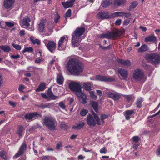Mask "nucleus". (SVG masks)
Wrapping results in <instances>:
<instances>
[{
	"label": "nucleus",
	"instance_id": "60",
	"mask_svg": "<svg viewBox=\"0 0 160 160\" xmlns=\"http://www.w3.org/2000/svg\"><path fill=\"white\" fill-rule=\"evenodd\" d=\"M92 114L93 115L94 118L96 120L97 119L98 120L99 118L98 115L95 113L93 111H92Z\"/></svg>",
	"mask_w": 160,
	"mask_h": 160
},
{
	"label": "nucleus",
	"instance_id": "15",
	"mask_svg": "<svg viewBox=\"0 0 160 160\" xmlns=\"http://www.w3.org/2000/svg\"><path fill=\"white\" fill-rule=\"evenodd\" d=\"M77 96L80 98L82 100V103L85 104L87 103V97L85 94L81 91V89L78 92H75Z\"/></svg>",
	"mask_w": 160,
	"mask_h": 160
},
{
	"label": "nucleus",
	"instance_id": "46",
	"mask_svg": "<svg viewBox=\"0 0 160 160\" xmlns=\"http://www.w3.org/2000/svg\"><path fill=\"white\" fill-rule=\"evenodd\" d=\"M50 104L49 103H46L45 104L42 103L40 105H38V106L39 107L41 108H42L44 109L48 107L50 105Z\"/></svg>",
	"mask_w": 160,
	"mask_h": 160
},
{
	"label": "nucleus",
	"instance_id": "30",
	"mask_svg": "<svg viewBox=\"0 0 160 160\" xmlns=\"http://www.w3.org/2000/svg\"><path fill=\"white\" fill-rule=\"evenodd\" d=\"M90 104L93 108L95 112L98 113V103L97 102L92 101L90 102Z\"/></svg>",
	"mask_w": 160,
	"mask_h": 160
},
{
	"label": "nucleus",
	"instance_id": "41",
	"mask_svg": "<svg viewBox=\"0 0 160 160\" xmlns=\"http://www.w3.org/2000/svg\"><path fill=\"white\" fill-rule=\"evenodd\" d=\"M109 116V114H102L101 115V118L102 123H104V119L108 118Z\"/></svg>",
	"mask_w": 160,
	"mask_h": 160
},
{
	"label": "nucleus",
	"instance_id": "2",
	"mask_svg": "<svg viewBox=\"0 0 160 160\" xmlns=\"http://www.w3.org/2000/svg\"><path fill=\"white\" fill-rule=\"evenodd\" d=\"M85 31V28L83 27L77 28L72 35L71 42L74 47H78L79 45L80 37Z\"/></svg>",
	"mask_w": 160,
	"mask_h": 160
},
{
	"label": "nucleus",
	"instance_id": "56",
	"mask_svg": "<svg viewBox=\"0 0 160 160\" xmlns=\"http://www.w3.org/2000/svg\"><path fill=\"white\" fill-rule=\"evenodd\" d=\"M25 87L22 84H20L19 85L18 88V90L20 92H22L23 90L24 89Z\"/></svg>",
	"mask_w": 160,
	"mask_h": 160
},
{
	"label": "nucleus",
	"instance_id": "23",
	"mask_svg": "<svg viewBox=\"0 0 160 160\" xmlns=\"http://www.w3.org/2000/svg\"><path fill=\"white\" fill-rule=\"evenodd\" d=\"M117 62L122 65L128 67L131 65V62L129 60H125L122 59H119L117 60Z\"/></svg>",
	"mask_w": 160,
	"mask_h": 160
},
{
	"label": "nucleus",
	"instance_id": "42",
	"mask_svg": "<svg viewBox=\"0 0 160 160\" xmlns=\"http://www.w3.org/2000/svg\"><path fill=\"white\" fill-rule=\"evenodd\" d=\"M88 111L85 109H82L80 112V115L82 116H85L88 113Z\"/></svg>",
	"mask_w": 160,
	"mask_h": 160
},
{
	"label": "nucleus",
	"instance_id": "32",
	"mask_svg": "<svg viewBox=\"0 0 160 160\" xmlns=\"http://www.w3.org/2000/svg\"><path fill=\"white\" fill-rule=\"evenodd\" d=\"M85 123L83 122H80L78 123H76L72 126V128L74 129H80L84 126Z\"/></svg>",
	"mask_w": 160,
	"mask_h": 160
},
{
	"label": "nucleus",
	"instance_id": "61",
	"mask_svg": "<svg viewBox=\"0 0 160 160\" xmlns=\"http://www.w3.org/2000/svg\"><path fill=\"white\" fill-rule=\"evenodd\" d=\"M130 22V20H129V19H127L125 20L123 22V24L126 25H127L129 24Z\"/></svg>",
	"mask_w": 160,
	"mask_h": 160
},
{
	"label": "nucleus",
	"instance_id": "29",
	"mask_svg": "<svg viewBox=\"0 0 160 160\" xmlns=\"http://www.w3.org/2000/svg\"><path fill=\"white\" fill-rule=\"evenodd\" d=\"M64 78L60 74L57 75V76L56 82L59 85H62L63 84Z\"/></svg>",
	"mask_w": 160,
	"mask_h": 160
},
{
	"label": "nucleus",
	"instance_id": "16",
	"mask_svg": "<svg viewBox=\"0 0 160 160\" xmlns=\"http://www.w3.org/2000/svg\"><path fill=\"white\" fill-rule=\"evenodd\" d=\"M118 72L120 74L124 80H126L127 79L128 73L126 70L119 68L118 69Z\"/></svg>",
	"mask_w": 160,
	"mask_h": 160
},
{
	"label": "nucleus",
	"instance_id": "57",
	"mask_svg": "<svg viewBox=\"0 0 160 160\" xmlns=\"http://www.w3.org/2000/svg\"><path fill=\"white\" fill-rule=\"evenodd\" d=\"M101 47L103 50H107L110 49L112 47V45H110L107 47L101 46Z\"/></svg>",
	"mask_w": 160,
	"mask_h": 160
},
{
	"label": "nucleus",
	"instance_id": "31",
	"mask_svg": "<svg viewBox=\"0 0 160 160\" xmlns=\"http://www.w3.org/2000/svg\"><path fill=\"white\" fill-rule=\"evenodd\" d=\"M91 82L84 83L83 85V88L86 91H90L91 90Z\"/></svg>",
	"mask_w": 160,
	"mask_h": 160
},
{
	"label": "nucleus",
	"instance_id": "58",
	"mask_svg": "<svg viewBox=\"0 0 160 160\" xmlns=\"http://www.w3.org/2000/svg\"><path fill=\"white\" fill-rule=\"evenodd\" d=\"M20 57V56L18 54H17L16 55H12L11 56V58H12L14 59H17L19 58Z\"/></svg>",
	"mask_w": 160,
	"mask_h": 160
},
{
	"label": "nucleus",
	"instance_id": "18",
	"mask_svg": "<svg viewBox=\"0 0 160 160\" xmlns=\"http://www.w3.org/2000/svg\"><path fill=\"white\" fill-rule=\"evenodd\" d=\"M15 0H4L3 4L4 7L7 9L12 7L15 2Z\"/></svg>",
	"mask_w": 160,
	"mask_h": 160
},
{
	"label": "nucleus",
	"instance_id": "26",
	"mask_svg": "<svg viewBox=\"0 0 160 160\" xmlns=\"http://www.w3.org/2000/svg\"><path fill=\"white\" fill-rule=\"evenodd\" d=\"M126 3V0H114L115 6H124Z\"/></svg>",
	"mask_w": 160,
	"mask_h": 160
},
{
	"label": "nucleus",
	"instance_id": "63",
	"mask_svg": "<svg viewBox=\"0 0 160 160\" xmlns=\"http://www.w3.org/2000/svg\"><path fill=\"white\" fill-rule=\"evenodd\" d=\"M49 156L46 155L43 156L42 157V160H48L49 159Z\"/></svg>",
	"mask_w": 160,
	"mask_h": 160
},
{
	"label": "nucleus",
	"instance_id": "9",
	"mask_svg": "<svg viewBox=\"0 0 160 160\" xmlns=\"http://www.w3.org/2000/svg\"><path fill=\"white\" fill-rule=\"evenodd\" d=\"M69 88L72 91L78 92L81 89V87L77 82H70L68 85Z\"/></svg>",
	"mask_w": 160,
	"mask_h": 160
},
{
	"label": "nucleus",
	"instance_id": "49",
	"mask_svg": "<svg viewBox=\"0 0 160 160\" xmlns=\"http://www.w3.org/2000/svg\"><path fill=\"white\" fill-rule=\"evenodd\" d=\"M12 45L15 49L17 50H20L21 49V46L18 44L13 43L12 44Z\"/></svg>",
	"mask_w": 160,
	"mask_h": 160
},
{
	"label": "nucleus",
	"instance_id": "53",
	"mask_svg": "<svg viewBox=\"0 0 160 160\" xmlns=\"http://www.w3.org/2000/svg\"><path fill=\"white\" fill-rule=\"evenodd\" d=\"M132 139H133V141L136 142H138L139 140L138 137L137 136H133L132 138Z\"/></svg>",
	"mask_w": 160,
	"mask_h": 160
},
{
	"label": "nucleus",
	"instance_id": "20",
	"mask_svg": "<svg viewBox=\"0 0 160 160\" xmlns=\"http://www.w3.org/2000/svg\"><path fill=\"white\" fill-rule=\"evenodd\" d=\"M108 96L115 101L118 100L121 98V95L120 93L111 92L109 93Z\"/></svg>",
	"mask_w": 160,
	"mask_h": 160
},
{
	"label": "nucleus",
	"instance_id": "62",
	"mask_svg": "<svg viewBox=\"0 0 160 160\" xmlns=\"http://www.w3.org/2000/svg\"><path fill=\"white\" fill-rule=\"evenodd\" d=\"M121 23V19H118L115 22V24L117 25H120Z\"/></svg>",
	"mask_w": 160,
	"mask_h": 160
},
{
	"label": "nucleus",
	"instance_id": "40",
	"mask_svg": "<svg viewBox=\"0 0 160 160\" xmlns=\"http://www.w3.org/2000/svg\"><path fill=\"white\" fill-rule=\"evenodd\" d=\"M30 40L33 44L36 43L38 45H39L40 43V42L39 40L38 39H36L34 40V37L32 36H31L30 37Z\"/></svg>",
	"mask_w": 160,
	"mask_h": 160
},
{
	"label": "nucleus",
	"instance_id": "33",
	"mask_svg": "<svg viewBox=\"0 0 160 160\" xmlns=\"http://www.w3.org/2000/svg\"><path fill=\"white\" fill-rule=\"evenodd\" d=\"M125 12H117L112 13H111V18H114L118 17H122L124 16Z\"/></svg>",
	"mask_w": 160,
	"mask_h": 160
},
{
	"label": "nucleus",
	"instance_id": "52",
	"mask_svg": "<svg viewBox=\"0 0 160 160\" xmlns=\"http://www.w3.org/2000/svg\"><path fill=\"white\" fill-rule=\"evenodd\" d=\"M59 106L63 109H64L66 108V106L62 102H60L59 103Z\"/></svg>",
	"mask_w": 160,
	"mask_h": 160
},
{
	"label": "nucleus",
	"instance_id": "45",
	"mask_svg": "<svg viewBox=\"0 0 160 160\" xmlns=\"http://www.w3.org/2000/svg\"><path fill=\"white\" fill-rule=\"evenodd\" d=\"M68 126L64 122H62L61 123L60 128L62 129L66 130L68 128Z\"/></svg>",
	"mask_w": 160,
	"mask_h": 160
},
{
	"label": "nucleus",
	"instance_id": "25",
	"mask_svg": "<svg viewBox=\"0 0 160 160\" xmlns=\"http://www.w3.org/2000/svg\"><path fill=\"white\" fill-rule=\"evenodd\" d=\"M46 88V84L44 82H42L40 83L38 87L36 89V91L38 92L43 91Z\"/></svg>",
	"mask_w": 160,
	"mask_h": 160
},
{
	"label": "nucleus",
	"instance_id": "21",
	"mask_svg": "<svg viewBox=\"0 0 160 160\" xmlns=\"http://www.w3.org/2000/svg\"><path fill=\"white\" fill-rule=\"evenodd\" d=\"M47 95L48 97L52 100H55L57 99L58 97L54 95L51 90V88H49L47 91Z\"/></svg>",
	"mask_w": 160,
	"mask_h": 160
},
{
	"label": "nucleus",
	"instance_id": "10",
	"mask_svg": "<svg viewBox=\"0 0 160 160\" xmlns=\"http://www.w3.org/2000/svg\"><path fill=\"white\" fill-rule=\"evenodd\" d=\"M111 13L108 12H99L97 15V18L99 19L103 20L111 18Z\"/></svg>",
	"mask_w": 160,
	"mask_h": 160
},
{
	"label": "nucleus",
	"instance_id": "34",
	"mask_svg": "<svg viewBox=\"0 0 160 160\" xmlns=\"http://www.w3.org/2000/svg\"><path fill=\"white\" fill-rule=\"evenodd\" d=\"M18 130L16 131V133L18 134L19 137L22 136V133L24 129V127L22 125H19L18 127Z\"/></svg>",
	"mask_w": 160,
	"mask_h": 160
},
{
	"label": "nucleus",
	"instance_id": "6",
	"mask_svg": "<svg viewBox=\"0 0 160 160\" xmlns=\"http://www.w3.org/2000/svg\"><path fill=\"white\" fill-rule=\"evenodd\" d=\"M132 78L136 81H141L144 79V74L142 71L137 68L134 70L132 74Z\"/></svg>",
	"mask_w": 160,
	"mask_h": 160
},
{
	"label": "nucleus",
	"instance_id": "39",
	"mask_svg": "<svg viewBox=\"0 0 160 160\" xmlns=\"http://www.w3.org/2000/svg\"><path fill=\"white\" fill-rule=\"evenodd\" d=\"M138 5L137 2H132L129 7V11H131L132 9L134 8Z\"/></svg>",
	"mask_w": 160,
	"mask_h": 160
},
{
	"label": "nucleus",
	"instance_id": "43",
	"mask_svg": "<svg viewBox=\"0 0 160 160\" xmlns=\"http://www.w3.org/2000/svg\"><path fill=\"white\" fill-rule=\"evenodd\" d=\"M44 28V25L43 23L41 22L38 25V30L41 32H42L43 31Z\"/></svg>",
	"mask_w": 160,
	"mask_h": 160
},
{
	"label": "nucleus",
	"instance_id": "54",
	"mask_svg": "<svg viewBox=\"0 0 160 160\" xmlns=\"http://www.w3.org/2000/svg\"><path fill=\"white\" fill-rule=\"evenodd\" d=\"M62 143L61 142H59L57 144L56 146V149L57 150H59L60 149V147H62Z\"/></svg>",
	"mask_w": 160,
	"mask_h": 160
},
{
	"label": "nucleus",
	"instance_id": "12",
	"mask_svg": "<svg viewBox=\"0 0 160 160\" xmlns=\"http://www.w3.org/2000/svg\"><path fill=\"white\" fill-rule=\"evenodd\" d=\"M56 43L53 41H49L46 47L49 51L52 53L56 48Z\"/></svg>",
	"mask_w": 160,
	"mask_h": 160
},
{
	"label": "nucleus",
	"instance_id": "24",
	"mask_svg": "<svg viewBox=\"0 0 160 160\" xmlns=\"http://www.w3.org/2000/svg\"><path fill=\"white\" fill-rule=\"evenodd\" d=\"M31 22V20L28 16H25L23 19L22 21V24L23 26H26L28 27L30 25V22Z\"/></svg>",
	"mask_w": 160,
	"mask_h": 160
},
{
	"label": "nucleus",
	"instance_id": "51",
	"mask_svg": "<svg viewBox=\"0 0 160 160\" xmlns=\"http://www.w3.org/2000/svg\"><path fill=\"white\" fill-rule=\"evenodd\" d=\"M60 18V16L58 14V13L56 15L55 18L54 19V22L56 23H57L58 21V20Z\"/></svg>",
	"mask_w": 160,
	"mask_h": 160
},
{
	"label": "nucleus",
	"instance_id": "11",
	"mask_svg": "<svg viewBox=\"0 0 160 160\" xmlns=\"http://www.w3.org/2000/svg\"><path fill=\"white\" fill-rule=\"evenodd\" d=\"M27 148V145L25 143H23L19 148V150L17 153L16 154L14 157L18 158L21 155H22L26 151Z\"/></svg>",
	"mask_w": 160,
	"mask_h": 160
},
{
	"label": "nucleus",
	"instance_id": "47",
	"mask_svg": "<svg viewBox=\"0 0 160 160\" xmlns=\"http://www.w3.org/2000/svg\"><path fill=\"white\" fill-rule=\"evenodd\" d=\"M90 96L91 98L94 100H96L97 98V96L94 94L93 91H91L90 92Z\"/></svg>",
	"mask_w": 160,
	"mask_h": 160
},
{
	"label": "nucleus",
	"instance_id": "8",
	"mask_svg": "<svg viewBox=\"0 0 160 160\" xmlns=\"http://www.w3.org/2000/svg\"><path fill=\"white\" fill-rule=\"evenodd\" d=\"M68 41V37L67 36L61 37L58 42V50L59 51L64 50Z\"/></svg>",
	"mask_w": 160,
	"mask_h": 160
},
{
	"label": "nucleus",
	"instance_id": "48",
	"mask_svg": "<svg viewBox=\"0 0 160 160\" xmlns=\"http://www.w3.org/2000/svg\"><path fill=\"white\" fill-rule=\"evenodd\" d=\"M71 12L72 11L71 9H68L66 13L65 18H66L70 17L71 15Z\"/></svg>",
	"mask_w": 160,
	"mask_h": 160
},
{
	"label": "nucleus",
	"instance_id": "28",
	"mask_svg": "<svg viewBox=\"0 0 160 160\" xmlns=\"http://www.w3.org/2000/svg\"><path fill=\"white\" fill-rule=\"evenodd\" d=\"M149 50V47L146 44L142 45L138 49V52L140 53L148 51Z\"/></svg>",
	"mask_w": 160,
	"mask_h": 160
},
{
	"label": "nucleus",
	"instance_id": "5",
	"mask_svg": "<svg viewBox=\"0 0 160 160\" xmlns=\"http://www.w3.org/2000/svg\"><path fill=\"white\" fill-rule=\"evenodd\" d=\"M119 36H120V35L118 31H111L108 32L107 33L100 34L99 35L98 38L114 40Z\"/></svg>",
	"mask_w": 160,
	"mask_h": 160
},
{
	"label": "nucleus",
	"instance_id": "17",
	"mask_svg": "<svg viewBox=\"0 0 160 160\" xmlns=\"http://www.w3.org/2000/svg\"><path fill=\"white\" fill-rule=\"evenodd\" d=\"M76 0H68L65 2H62V5L65 8L72 7L74 5Z\"/></svg>",
	"mask_w": 160,
	"mask_h": 160
},
{
	"label": "nucleus",
	"instance_id": "13",
	"mask_svg": "<svg viewBox=\"0 0 160 160\" xmlns=\"http://www.w3.org/2000/svg\"><path fill=\"white\" fill-rule=\"evenodd\" d=\"M96 78L97 80L101 81L113 82L115 81V78H108L105 76L100 75H97Z\"/></svg>",
	"mask_w": 160,
	"mask_h": 160
},
{
	"label": "nucleus",
	"instance_id": "50",
	"mask_svg": "<svg viewBox=\"0 0 160 160\" xmlns=\"http://www.w3.org/2000/svg\"><path fill=\"white\" fill-rule=\"evenodd\" d=\"M5 23L6 25L9 28H12L14 26V24L13 23L10 22H5Z\"/></svg>",
	"mask_w": 160,
	"mask_h": 160
},
{
	"label": "nucleus",
	"instance_id": "55",
	"mask_svg": "<svg viewBox=\"0 0 160 160\" xmlns=\"http://www.w3.org/2000/svg\"><path fill=\"white\" fill-rule=\"evenodd\" d=\"M100 152L101 153H106L107 152V150L105 147H103L100 150Z\"/></svg>",
	"mask_w": 160,
	"mask_h": 160
},
{
	"label": "nucleus",
	"instance_id": "36",
	"mask_svg": "<svg viewBox=\"0 0 160 160\" xmlns=\"http://www.w3.org/2000/svg\"><path fill=\"white\" fill-rule=\"evenodd\" d=\"M112 2L111 0H103L102 3L101 5L103 7L106 8L109 6Z\"/></svg>",
	"mask_w": 160,
	"mask_h": 160
},
{
	"label": "nucleus",
	"instance_id": "4",
	"mask_svg": "<svg viewBox=\"0 0 160 160\" xmlns=\"http://www.w3.org/2000/svg\"><path fill=\"white\" fill-rule=\"evenodd\" d=\"M43 121L47 127L51 131L56 129L55 122L51 117L45 116L43 119Z\"/></svg>",
	"mask_w": 160,
	"mask_h": 160
},
{
	"label": "nucleus",
	"instance_id": "37",
	"mask_svg": "<svg viewBox=\"0 0 160 160\" xmlns=\"http://www.w3.org/2000/svg\"><path fill=\"white\" fill-rule=\"evenodd\" d=\"M0 49L3 50L5 52H8L11 50L10 46L8 45L0 46Z\"/></svg>",
	"mask_w": 160,
	"mask_h": 160
},
{
	"label": "nucleus",
	"instance_id": "3",
	"mask_svg": "<svg viewBox=\"0 0 160 160\" xmlns=\"http://www.w3.org/2000/svg\"><path fill=\"white\" fill-rule=\"evenodd\" d=\"M145 59L148 62L153 65L160 63V56L157 53L154 52L146 55Z\"/></svg>",
	"mask_w": 160,
	"mask_h": 160
},
{
	"label": "nucleus",
	"instance_id": "22",
	"mask_svg": "<svg viewBox=\"0 0 160 160\" xmlns=\"http://www.w3.org/2000/svg\"><path fill=\"white\" fill-rule=\"evenodd\" d=\"M134 112L133 110H127L125 111L124 112V115L126 120H129L130 119V116Z\"/></svg>",
	"mask_w": 160,
	"mask_h": 160
},
{
	"label": "nucleus",
	"instance_id": "7",
	"mask_svg": "<svg viewBox=\"0 0 160 160\" xmlns=\"http://www.w3.org/2000/svg\"><path fill=\"white\" fill-rule=\"evenodd\" d=\"M41 117L42 115L38 113L37 112L28 113L24 116L25 118L28 122H30L38 118H41Z\"/></svg>",
	"mask_w": 160,
	"mask_h": 160
},
{
	"label": "nucleus",
	"instance_id": "64",
	"mask_svg": "<svg viewBox=\"0 0 160 160\" xmlns=\"http://www.w3.org/2000/svg\"><path fill=\"white\" fill-rule=\"evenodd\" d=\"M156 154L157 155H160V145L158 146Z\"/></svg>",
	"mask_w": 160,
	"mask_h": 160
},
{
	"label": "nucleus",
	"instance_id": "27",
	"mask_svg": "<svg viewBox=\"0 0 160 160\" xmlns=\"http://www.w3.org/2000/svg\"><path fill=\"white\" fill-rule=\"evenodd\" d=\"M144 101V99L142 97H140L138 98L136 100V105L137 108H140L142 106V103Z\"/></svg>",
	"mask_w": 160,
	"mask_h": 160
},
{
	"label": "nucleus",
	"instance_id": "44",
	"mask_svg": "<svg viewBox=\"0 0 160 160\" xmlns=\"http://www.w3.org/2000/svg\"><path fill=\"white\" fill-rule=\"evenodd\" d=\"M33 51V48L32 47H26L22 51L23 53H24L26 52H31Z\"/></svg>",
	"mask_w": 160,
	"mask_h": 160
},
{
	"label": "nucleus",
	"instance_id": "35",
	"mask_svg": "<svg viewBox=\"0 0 160 160\" xmlns=\"http://www.w3.org/2000/svg\"><path fill=\"white\" fill-rule=\"evenodd\" d=\"M7 153L4 150L0 151V157L2 159L6 160L8 159Z\"/></svg>",
	"mask_w": 160,
	"mask_h": 160
},
{
	"label": "nucleus",
	"instance_id": "1",
	"mask_svg": "<svg viewBox=\"0 0 160 160\" xmlns=\"http://www.w3.org/2000/svg\"><path fill=\"white\" fill-rule=\"evenodd\" d=\"M66 67L67 70L72 75L78 76L83 70V64L75 58H70L68 61Z\"/></svg>",
	"mask_w": 160,
	"mask_h": 160
},
{
	"label": "nucleus",
	"instance_id": "14",
	"mask_svg": "<svg viewBox=\"0 0 160 160\" xmlns=\"http://www.w3.org/2000/svg\"><path fill=\"white\" fill-rule=\"evenodd\" d=\"M87 124L90 127H94L96 124V121L92 116L89 114L87 116Z\"/></svg>",
	"mask_w": 160,
	"mask_h": 160
},
{
	"label": "nucleus",
	"instance_id": "19",
	"mask_svg": "<svg viewBox=\"0 0 160 160\" xmlns=\"http://www.w3.org/2000/svg\"><path fill=\"white\" fill-rule=\"evenodd\" d=\"M157 40L156 38L154 35H150L147 36L144 39V41L146 42L154 43Z\"/></svg>",
	"mask_w": 160,
	"mask_h": 160
},
{
	"label": "nucleus",
	"instance_id": "38",
	"mask_svg": "<svg viewBox=\"0 0 160 160\" xmlns=\"http://www.w3.org/2000/svg\"><path fill=\"white\" fill-rule=\"evenodd\" d=\"M122 96L126 99L128 103L132 101L133 99V98L132 95H126L124 94L122 95Z\"/></svg>",
	"mask_w": 160,
	"mask_h": 160
},
{
	"label": "nucleus",
	"instance_id": "59",
	"mask_svg": "<svg viewBox=\"0 0 160 160\" xmlns=\"http://www.w3.org/2000/svg\"><path fill=\"white\" fill-rule=\"evenodd\" d=\"M25 30H22L20 31L19 33L20 36L21 37H22V36H24L25 34Z\"/></svg>",
	"mask_w": 160,
	"mask_h": 160
}]
</instances>
